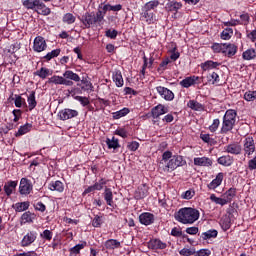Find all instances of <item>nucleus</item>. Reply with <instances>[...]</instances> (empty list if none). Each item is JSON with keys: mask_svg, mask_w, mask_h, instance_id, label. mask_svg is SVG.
I'll list each match as a JSON object with an SVG mask.
<instances>
[{"mask_svg": "<svg viewBox=\"0 0 256 256\" xmlns=\"http://www.w3.org/2000/svg\"><path fill=\"white\" fill-rule=\"evenodd\" d=\"M201 213L196 208L184 207L174 213L175 221L182 225H193L195 221H199Z\"/></svg>", "mask_w": 256, "mask_h": 256, "instance_id": "1", "label": "nucleus"}, {"mask_svg": "<svg viewBox=\"0 0 256 256\" xmlns=\"http://www.w3.org/2000/svg\"><path fill=\"white\" fill-rule=\"evenodd\" d=\"M82 25H84L83 29H91L92 25H101L103 20L105 19V13L102 10H98L95 12H86L81 17L78 18Z\"/></svg>", "mask_w": 256, "mask_h": 256, "instance_id": "2", "label": "nucleus"}, {"mask_svg": "<svg viewBox=\"0 0 256 256\" xmlns=\"http://www.w3.org/2000/svg\"><path fill=\"white\" fill-rule=\"evenodd\" d=\"M237 123V111L229 109L225 112L222 120V126L220 128L221 135H228L235 128Z\"/></svg>", "mask_w": 256, "mask_h": 256, "instance_id": "3", "label": "nucleus"}, {"mask_svg": "<svg viewBox=\"0 0 256 256\" xmlns=\"http://www.w3.org/2000/svg\"><path fill=\"white\" fill-rule=\"evenodd\" d=\"M22 5L26 9L36 10L38 15H44L45 17L51 15V8L47 7L45 2L41 0H24Z\"/></svg>", "mask_w": 256, "mask_h": 256, "instance_id": "4", "label": "nucleus"}, {"mask_svg": "<svg viewBox=\"0 0 256 256\" xmlns=\"http://www.w3.org/2000/svg\"><path fill=\"white\" fill-rule=\"evenodd\" d=\"M184 165H187V161L183 159V156L173 155L166 165L160 166V169H162L164 173H172V171H175L178 167H184Z\"/></svg>", "mask_w": 256, "mask_h": 256, "instance_id": "5", "label": "nucleus"}, {"mask_svg": "<svg viewBox=\"0 0 256 256\" xmlns=\"http://www.w3.org/2000/svg\"><path fill=\"white\" fill-rule=\"evenodd\" d=\"M18 193L24 197L31 195V193H33V182L28 178H21Z\"/></svg>", "mask_w": 256, "mask_h": 256, "instance_id": "6", "label": "nucleus"}, {"mask_svg": "<svg viewBox=\"0 0 256 256\" xmlns=\"http://www.w3.org/2000/svg\"><path fill=\"white\" fill-rule=\"evenodd\" d=\"M75 117H79V111L71 108H64L58 112L60 121H69V119H75Z\"/></svg>", "mask_w": 256, "mask_h": 256, "instance_id": "7", "label": "nucleus"}, {"mask_svg": "<svg viewBox=\"0 0 256 256\" xmlns=\"http://www.w3.org/2000/svg\"><path fill=\"white\" fill-rule=\"evenodd\" d=\"M243 151L246 157H250L255 153V139L253 137L248 136L243 141Z\"/></svg>", "mask_w": 256, "mask_h": 256, "instance_id": "8", "label": "nucleus"}, {"mask_svg": "<svg viewBox=\"0 0 256 256\" xmlns=\"http://www.w3.org/2000/svg\"><path fill=\"white\" fill-rule=\"evenodd\" d=\"M47 49V41L43 36H37L33 42V51L35 53H43Z\"/></svg>", "mask_w": 256, "mask_h": 256, "instance_id": "9", "label": "nucleus"}, {"mask_svg": "<svg viewBox=\"0 0 256 256\" xmlns=\"http://www.w3.org/2000/svg\"><path fill=\"white\" fill-rule=\"evenodd\" d=\"M148 249L152 251L167 249V243L161 241L159 238H152L148 241Z\"/></svg>", "mask_w": 256, "mask_h": 256, "instance_id": "10", "label": "nucleus"}, {"mask_svg": "<svg viewBox=\"0 0 256 256\" xmlns=\"http://www.w3.org/2000/svg\"><path fill=\"white\" fill-rule=\"evenodd\" d=\"M139 223L145 225V227H149V225L155 223V215L151 212H143L139 215Z\"/></svg>", "mask_w": 256, "mask_h": 256, "instance_id": "11", "label": "nucleus"}, {"mask_svg": "<svg viewBox=\"0 0 256 256\" xmlns=\"http://www.w3.org/2000/svg\"><path fill=\"white\" fill-rule=\"evenodd\" d=\"M156 91L165 101H173V99H175V93L168 88L158 86L156 87Z\"/></svg>", "mask_w": 256, "mask_h": 256, "instance_id": "12", "label": "nucleus"}, {"mask_svg": "<svg viewBox=\"0 0 256 256\" xmlns=\"http://www.w3.org/2000/svg\"><path fill=\"white\" fill-rule=\"evenodd\" d=\"M48 83H53L54 85H65L66 87H73V81L65 79L64 76L54 75L48 79Z\"/></svg>", "mask_w": 256, "mask_h": 256, "instance_id": "13", "label": "nucleus"}, {"mask_svg": "<svg viewBox=\"0 0 256 256\" xmlns=\"http://www.w3.org/2000/svg\"><path fill=\"white\" fill-rule=\"evenodd\" d=\"M225 153H228L230 155H241V151H243V148L241 147V144L237 142L230 143L224 147Z\"/></svg>", "mask_w": 256, "mask_h": 256, "instance_id": "14", "label": "nucleus"}, {"mask_svg": "<svg viewBox=\"0 0 256 256\" xmlns=\"http://www.w3.org/2000/svg\"><path fill=\"white\" fill-rule=\"evenodd\" d=\"M35 241H37V232L30 231L21 240V247H29V245H32Z\"/></svg>", "mask_w": 256, "mask_h": 256, "instance_id": "15", "label": "nucleus"}, {"mask_svg": "<svg viewBox=\"0 0 256 256\" xmlns=\"http://www.w3.org/2000/svg\"><path fill=\"white\" fill-rule=\"evenodd\" d=\"M182 7L183 3L177 1H170L166 4V11L174 13L172 17L174 19H177V13L179 12V9H181Z\"/></svg>", "mask_w": 256, "mask_h": 256, "instance_id": "16", "label": "nucleus"}, {"mask_svg": "<svg viewBox=\"0 0 256 256\" xmlns=\"http://www.w3.org/2000/svg\"><path fill=\"white\" fill-rule=\"evenodd\" d=\"M166 113H169V108L165 107L163 104H158L151 109V115L154 119H159L161 115H165Z\"/></svg>", "mask_w": 256, "mask_h": 256, "instance_id": "17", "label": "nucleus"}, {"mask_svg": "<svg viewBox=\"0 0 256 256\" xmlns=\"http://www.w3.org/2000/svg\"><path fill=\"white\" fill-rule=\"evenodd\" d=\"M147 195H149V186H147V184H142L140 186H138V188L136 189L135 193H134V198L139 201L141 199H145V197H147Z\"/></svg>", "mask_w": 256, "mask_h": 256, "instance_id": "18", "label": "nucleus"}, {"mask_svg": "<svg viewBox=\"0 0 256 256\" xmlns=\"http://www.w3.org/2000/svg\"><path fill=\"white\" fill-rule=\"evenodd\" d=\"M199 79H200L199 76H195V75L188 76L184 78L182 81H180V85L184 89H189V87H193V85H197V83H201V82H198Z\"/></svg>", "mask_w": 256, "mask_h": 256, "instance_id": "19", "label": "nucleus"}, {"mask_svg": "<svg viewBox=\"0 0 256 256\" xmlns=\"http://www.w3.org/2000/svg\"><path fill=\"white\" fill-rule=\"evenodd\" d=\"M225 177V174L223 172H220L216 175L215 179H213L208 185V189L210 191H215L217 187H220L221 183H223V179Z\"/></svg>", "mask_w": 256, "mask_h": 256, "instance_id": "20", "label": "nucleus"}, {"mask_svg": "<svg viewBox=\"0 0 256 256\" xmlns=\"http://www.w3.org/2000/svg\"><path fill=\"white\" fill-rule=\"evenodd\" d=\"M194 165L197 167H213V159L209 157H197L194 158Z\"/></svg>", "mask_w": 256, "mask_h": 256, "instance_id": "21", "label": "nucleus"}, {"mask_svg": "<svg viewBox=\"0 0 256 256\" xmlns=\"http://www.w3.org/2000/svg\"><path fill=\"white\" fill-rule=\"evenodd\" d=\"M233 163H235V158L229 154L220 156L217 159V164L222 165V167H231Z\"/></svg>", "mask_w": 256, "mask_h": 256, "instance_id": "22", "label": "nucleus"}, {"mask_svg": "<svg viewBox=\"0 0 256 256\" xmlns=\"http://www.w3.org/2000/svg\"><path fill=\"white\" fill-rule=\"evenodd\" d=\"M224 51H225L224 56L231 59L235 57V55H237L238 47L235 44L226 43Z\"/></svg>", "mask_w": 256, "mask_h": 256, "instance_id": "23", "label": "nucleus"}, {"mask_svg": "<svg viewBox=\"0 0 256 256\" xmlns=\"http://www.w3.org/2000/svg\"><path fill=\"white\" fill-rule=\"evenodd\" d=\"M104 248L107 251H115V249H121V242L117 239H108L104 242Z\"/></svg>", "mask_w": 256, "mask_h": 256, "instance_id": "24", "label": "nucleus"}, {"mask_svg": "<svg viewBox=\"0 0 256 256\" xmlns=\"http://www.w3.org/2000/svg\"><path fill=\"white\" fill-rule=\"evenodd\" d=\"M112 80L116 87H123V85H125V80H123V74L121 73V70H114L112 72Z\"/></svg>", "mask_w": 256, "mask_h": 256, "instance_id": "25", "label": "nucleus"}, {"mask_svg": "<svg viewBox=\"0 0 256 256\" xmlns=\"http://www.w3.org/2000/svg\"><path fill=\"white\" fill-rule=\"evenodd\" d=\"M50 191H57V193H63L65 191V185L61 180L51 181L48 185Z\"/></svg>", "mask_w": 256, "mask_h": 256, "instance_id": "26", "label": "nucleus"}, {"mask_svg": "<svg viewBox=\"0 0 256 256\" xmlns=\"http://www.w3.org/2000/svg\"><path fill=\"white\" fill-rule=\"evenodd\" d=\"M29 207H31V202L29 201L17 202L12 205V209H14L16 213H23V211H27Z\"/></svg>", "mask_w": 256, "mask_h": 256, "instance_id": "27", "label": "nucleus"}, {"mask_svg": "<svg viewBox=\"0 0 256 256\" xmlns=\"http://www.w3.org/2000/svg\"><path fill=\"white\" fill-rule=\"evenodd\" d=\"M18 182L9 180L5 185H4V193L7 197H11L13 195V191L17 189Z\"/></svg>", "mask_w": 256, "mask_h": 256, "instance_id": "28", "label": "nucleus"}, {"mask_svg": "<svg viewBox=\"0 0 256 256\" xmlns=\"http://www.w3.org/2000/svg\"><path fill=\"white\" fill-rule=\"evenodd\" d=\"M209 85H215L219 87L221 85V77L217 74V72L209 73L206 77Z\"/></svg>", "mask_w": 256, "mask_h": 256, "instance_id": "29", "label": "nucleus"}, {"mask_svg": "<svg viewBox=\"0 0 256 256\" xmlns=\"http://www.w3.org/2000/svg\"><path fill=\"white\" fill-rule=\"evenodd\" d=\"M221 63L215 62L213 60H207L200 64L202 71H210L211 69H217L220 67Z\"/></svg>", "mask_w": 256, "mask_h": 256, "instance_id": "30", "label": "nucleus"}, {"mask_svg": "<svg viewBox=\"0 0 256 256\" xmlns=\"http://www.w3.org/2000/svg\"><path fill=\"white\" fill-rule=\"evenodd\" d=\"M63 77L64 79H66L67 81H75V83H79V81H81V77L79 76V74L73 72L72 70H66L63 73Z\"/></svg>", "mask_w": 256, "mask_h": 256, "instance_id": "31", "label": "nucleus"}, {"mask_svg": "<svg viewBox=\"0 0 256 256\" xmlns=\"http://www.w3.org/2000/svg\"><path fill=\"white\" fill-rule=\"evenodd\" d=\"M224 199H226L227 203H231L235 197H237V188L231 187L229 188L223 195Z\"/></svg>", "mask_w": 256, "mask_h": 256, "instance_id": "32", "label": "nucleus"}, {"mask_svg": "<svg viewBox=\"0 0 256 256\" xmlns=\"http://www.w3.org/2000/svg\"><path fill=\"white\" fill-rule=\"evenodd\" d=\"M37 215L31 211H26L21 216V223H33Z\"/></svg>", "mask_w": 256, "mask_h": 256, "instance_id": "33", "label": "nucleus"}, {"mask_svg": "<svg viewBox=\"0 0 256 256\" xmlns=\"http://www.w3.org/2000/svg\"><path fill=\"white\" fill-rule=\"evenodd\" d=\"M129 113H131V110L129 108H127V107H124L121 110L113 112L112 113V119L119 120L122 117H127V115H129Z\"/></svg>", "mask_w": 256, "mask_h": 256, "instance_id": "34", "label": "nucleus"}, {"mask_svg": "<svg viewBox=\"0 0 256 256\" xmlns=\"http://www.w3.org/2000/svg\"><path fill=\"white\" fill-rule=\"evenodd\" d=\"M187 107L192 109V111H205V106L199 103L197 100H189L187 103Z\"/></svg>", "mask_w": 256, "mask_h": 256, "instance_id": "35", "label": "nucleus"}, {"mask_svg": "<svg viewBox=\"0 0 256 256\" xmlns=\"http://www.w3.org/2000/svg\"><path fill=\"white\" fill-rule=\"evenodd\" d=\"M255 58H256L255 48H249L242 53V59H244V61H253V59Z\"/></svg>", "mask_w": 256, "mask_h": 256, "instance_id": "36", "label": "nucleus"}, {"mask_svg": "<svg viewBox=\"0 0 256 256\" xmlns=\"http://www.w3.org/2000/svg\"><path fill=\"white\" fill-rule=\"evenodd\" d=\"M104 200L106 201V205L109 207H113V191L111 188H106L103 193Z\"/></svg>", "mask_w": 256, "mask_h": 256, "instance_id": "37", "label": "nucleus"}, {"mask_svg": "<svg viewBox=\"0 0 256 256\" xmlns=\"http://www.w3.org/2000/svg\"><path fill=\"white\" fill-rule=\"evenodd\" d=\"M200 139L204 142L207 143L210 147H213L217 145V140L215 138L211 137V134H200Z\"/></svg>", "mask_w": 256, "mask_h": 256, "instance_id": "38", "label": "nucleus"}, {"mask_svg": "<svg viewBox=\"0 0 256 256\" xmlns=\"http://www.w3.org/2000/svg\"><path fill=\"white\" fill-rule=\"evenodd\" d=\"M33 129V124L26 123L23 126H20L18 131L16 132V137H21L22 135H26V133H29Z\"/></svg>", "mask_w": 256, "mask_h": 256, "instance_id": "39", "label": "nucleus"}, {"mask_svg": "<svg viewBox=\"0 0 256 256\" xmlns=\"http://www.w3.org/2000/svg\"><path fill=\"white\" fill-rule=\"evenodd\" d=\"M220 227L224 231H229V229H231V217L223 216L220 219Z\"/></svg>", "mask_w": 256, "mask_h": 256, "instance_id": "40", "label": "nucleus"}, {"mask_svg": "<svg viewBox=\"0 0 256 256\" xmlns=\"http://www.w3.org/2000/svg\"><path fill=\"white\" fill-rule=\"evenodd\" d=\"M27 102H28V109L29 111H32L37 107V100L35 98V91H31L29 96L27 97Z\"/></svg>", "mask_w": 256, "mask_h": 256, "instance_id": "41", "label": "nucleus"}, {"mask_svg": "<svg viewBox=\"0 0 256 256\" xmlns=\"http://www.w3.org/2000/svg\"><path fill=\"white\" fill-rule=\"evenodd\" d=\"M106 145L108 149H119L121 147V144H119V139L115 138V136L111 138L106 139Z\"/></svg>", "mask_w": 256, "mask_h": 256, "instance_id": "42", "label": "nucleus"}, {"mask_svg": "<svg viewBox=\"0 0 256 256\" xmlns=\"http://www.w3.org/2000/svg\"><path fill=\"white\" fill-rule=\"evenodd\" d=\"M217 235H219V232H217V230H215V229H212V230H208L206 232H203L201 234V238L203 239V241H207V239L217 238Z\"/></svg>", "mask_w": 256, "mask_h": 256, "instance_id": "43", "label": "nucleus"}, {"mask_svg": "<svg viewBox=\"0 0 256 256\" xmlns=\"http://www.w3.org/2000/svg\"><path fill=\"white\" fill-rule=\"evenodd\" d=\"M240 19H238L240 25H243L244 27H247L249 23H251V16L247 12H242L240 14Z\"/></svg>", "mask_w": 256, "mask_h": 256, "instance_id": "44", "label": "nucleus"}, {"mask_svg": "<svg viewBox=\"0 0 256 256\" xmlns=\"http://www.w3.org/2000/svg\"><path fill=\"white\" fill-rule=\"evenodd\" d=\"M225 45L226 43H213L211 45V49L213 53H222V55H225Z\"/></svg>", "mask_w": 256, "mask_h": 256, "instance_id": "45", "label": "nucleus"}, {"mask_svg": "<svg viewBox=\"0 0 256 256\" xmlns=\"http://www.w3.org/2000/svg\"><path fill=\"white\" fill-rule=\"evenodd\" d=\"M173 159V152L167 150L162 154V160L160 161L159 167H163V165H167L165 163H169Z\"/></svg>", "mask_w": 256, "mask_h": 256, "instance_id": "46", "label": "nucleus"}, {"mask_svg": "<svg viewBox=\"0 0 256 256\" xmlns=\"http://www.w3.org/2000/svg\"><path fill=\"white\" fill-rule=\"evenodd\" d=\"M75 21H77V18L75 17V15H73V13L68 12L64 14L62 17V22L65 23L66 25H73Z\"/></svg>", "mask_w": 256, "mask_h": 256, "instance_id": "47", "label": "nucleus"}, {"mask_svg": "<svg viewBox=\"0 0 256 256\" xmlns=\"http://www.w3.org/2000/svg\"><path fill=\"white\" fill-rule=\"evenodd\" d=\"M85 247H87V242L83 241L81 244H77L70 248V254L77 256L79 253H81V249H85Z\"/></svg>", "mask_w": 256, "mask_h": 256, "instance_id": "48", "label": "nucleus"}, {"mask_svg": "<svg viewBox=\"0 0 256 256\" xmlns=\"http://www.w3.org/2000/svg\"><path fill=\"white\" fill-rule=\"evenodd\" d=\"M210 201H212V203H215L216 205H221V207L229 204L225 198H219L215 194L210 195Z\"/></svg>", "mask_w": 256, "mask_h": 256, "instance_id": "49", "label": "nucleus"}, {"mask_svg": "<svg viewBox=\"0 0 256 256\" xmlns=\"http://www.w3.org/2000/svg\"><path fill=\"white\" fill-rule=\"evenodd\" d=\"M142 17H144L146 23L148 25H151V23H154L155 21V14L149 10H144Z\"/></svg>", "mask_w": 256, "mask_h": 256, "instance_id": "50", "label": "nucleus"}, {"mask_svg": "<svg viewBox=\"0 0 256 256\" xmlns=\"http://www.w3.org/2000/svg\"><path fill=\"white\" fill-rule=\"evenodd\" d=\"M15 102L14 105L15 107H17L18 109H21V107H27V102L25 101V98H22L21 95L15 94Z\"/></svg>", "mask_w": 256, "mask_h": 256, "instance_id": "51", "label": "nucleus"}, {"mask_svg": "<svg viewBox=\"0 0 256 256\" xmlns=\"http://www.w3.org/2000/svg\"><path fill=\"white\" fill-rule=\"evenodd\" d=\"M221 39L224 41H229L233 37V28H226L220 34Z\"/></svg>", "mask_w": 256, "mask_h": 256, "instance_id": "52", "label": "nucleus"}, {"mask_svg": "<svg viewBox=\"0 0 256 256\" xmlns=\"http://www.w3.org/2000/svg\"><path fill=\"white\" fill-rule=\"evenodd\" d=\"M169 63H171V59H169V57H166L164 60H162V62L159 64V67L157 68L158 73H165Z\"/></svg>", "mask_w": 256, "mask_h": 256, "instance_id": "53", "label": "nucleus"}, {"mask_svg": "<svg viewBox=\"0 0 256 256\" xmlns=\"http://www.w3.org/2000/svg\"><path fill=\"white\" fill-rule=\"evenodd\" d=\"M59 55H61V49L60 48L52 50L51 52H48L44 56V59H46V61H51V59H55V57H59Z\"/></svg>", "mask_w": 256, "mask_h": 256, "instance_id": "54", "label": "nucleus"}, {"mask_svg": "<svg viewBox=\"0 0 256 256\" xmlns=\"http://www.w3.org/2000/svg\"><path fill=\"white\" fill-rule=\"evenodd\" d=\"M157 7H159V1L151 0L144 5V11H153V9H157Z\"/></svg>", "mask_w": 256, "mask_h": 256, "instance_id": "55", "label": "nucleus"}, {"mask_svg": "<svg viewBox=\"0 0 256 256\" xmlns=\"http://www.w3.org/2000/svg\"><path fill=\"white\" fill-rule=\"evenodd\" d=\"M50 70L48 68L42 67L41 70H38L34 73V75H37L40 77V79H47L49 77Z\"/></svg>", "mask_w": 256, "mask_h": 256, "instance_id": "56", "label": "nucleus"}, {"mask_svg": "<svg viewBox=\"0 0 256 256\" xmlns=\"http://www.w3.org/2000/svg\"><path fill=\"white\" fill-rule=\"evenodd\" d=\"M194 197H195V190L193 188H190L189 190H187L181 194V199H185L186 201H189L190 199H193Z\"/></svg>", "mask_w": 256, "mask_h": 256, "instance_id": "57", "label": "nucleus"}, {"mask_svg": "<svg viewBox=\"0 0 256 256\" xmlns=\"http://www.w3.org/2000/svg\"><path fill=\"white\" fill-rule=\"evenodd\" d=\"M81 83H82V85H84V86H81L82 91H87V92L93 91L94 87H93V83H91V81H89L87 79H82Z\"/></svg>", "mask_w": 256, "mask_h": 256, "instance_id": "58", "label": "nucleus"}, {"mask_svg": "<svg viewBox=\"0 0 256 256\" xmlns=\"http://www.w3.org/2000/svg\"><path fill=\"white\" fill-rule=\"evenodd\" d=\"M40 237L43 241H51V239H53V231L46 229L40 233Z\"/></svg>", "mask_w": 256, "mask_h": 256, "instance_id": "59", "label": "nucleus"}, {"mask_svg": "<svg viewBox=\"0 0 256 256\" xmlns=\"http://www.w3.org/2000/svg\"><path fill=\"white\" fill-rule=\"evenodd\" d=\"M35 211H39V213H45L47 211V206L42 202H36L33 204Z\"/></svg>", "mask_w": 256, "mask_h": 256, "instance_id": "60", "label": "nucleus"}, {"mask_svg": "<svg viewBox=\"0 0 256 256\" xmlns=\"http://www.w3.org/2000/svg\"><path fill=\"white\" fill-rule=\"evenodd\" d=\"M196 250L195 248H183L179 251V255L182 256H195Z\"/></svg>", "mask_w": 256, "mask_h": 256, "instance_id": "61", "label": "nucleus"}, {"mask_svg": "<svg viewBox=\"0 0 256 256\" xmlns=\"http://www.w3.org/2000/svg\"><path fill=\"white\" fill-rule=\"evenodd\" d=\"M103 225V216L94 215V219L92 220V227L99 228Z\"/></svg>", "mask_w": 256, "mask_h": 256, "instance_id": "62", "label": "nucleus"}, {"mask_svg": "<svg viewBox=\"0 0 256 256\" xmlns=\"http://www.w3.org/2000/svg\"><path fill=\"white\" fill-rule=\"evenodd\" d=\"M245 101H255L256 99V90L255 91H246L244 94Z\"/></svg>", "mask_w": 256, "mask_h": 256, "instance_id": "63", "label": "nucleus"}, {"mask_svg": "<svg viewBox=\"0 0 256 256\" xmlns=\"http://www.w3.org/2000/svg\"><path fill=\"white\" fill-rule=\"evenodd\" d=\"M211 251L208 248L196 250L195 256H210Z\"/></svg>", "mask_w": 256, "mask_h": 256, "instance_id": "64", "label": "nucleus"}]
</instances>
